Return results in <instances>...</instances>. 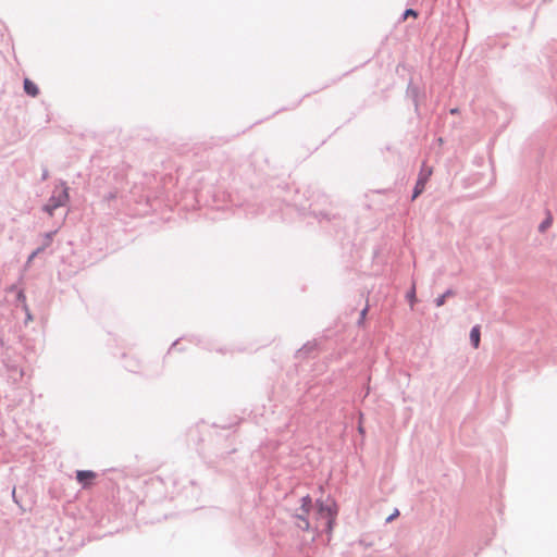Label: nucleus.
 I'll return each instance as SVG.
<instances>
[{
  "instance_id": "2eb2a0df",
  "label": "nucleus",
  "mask_w": 557,
  "mask_h": 557,
  "mask_svg": "<svg viewBox=\"0 0 557 557\" xmlns=\"http://www.w3.org/2000/svg\"><path fill=\"white\" fill-rule=\"evenodd\" d=\"M396 516H398V510L392 513V516L387 518V521H392Z\"/></svg>"
},
{
  "instance_id": "7ed1b4c3",
  "label": "nucleus",
  "mask_w": 557,
  "mask_h": 557,
  "mask_svg": "<svg viewBox=\"0 0 557 557\" xmlns=\"http://www.w3.org/2000/svg\"><path fill=\"white\" fill-rule=\"evenodd\" d=\"M96 476L97 474L90 470H79L76 472V479L83 485V487L90 486Z\"/></svg>"
},
{
  "instance_id": "ddd939ff",
  "label": "nucleus",
  "mask_w": 557,
  "mask_h": 557,
  "mask_svg": "<svg viewBox=\"0 0 557 557\" xmlns=\"http://www.w3.org/2000/svg\"><path fill=\"white\" fill-rule=\"evenodd\" d=\"M408 298L411 302V307L413 306L414 301H416V293H414V288L410 292V294L408 295Z\"/></svg>"
},
{
  "instance_id": "f8f14e48",
  "label": "nucleus",
  "mask_w": 557,
  "mask_h": 557,
  "mask_svg": "<svg viewBox=\"0 0 557 557\" xmlns=\"http://www.w3.org/2000/svg\"><path fill=\"white\" fill-rule=\"evenodd\" d=\"M17 298L24 304V308L25 310H27V306H26V297L24 295L23 292H20L18 295H17Z\"/></svg>"
},
{
  "instance_id": "dca6fc26",
  "label": "nucleus",
  "mask_w": 557,
  "mask_h": 557,
  "mask_svg": "<svg viewBox=\"0 0 557 557\" xmlns=\"http://www.w3.org/2000/svg\"><path fill=\"white\" fill-rule=\"evenodd\" d=\"M457 112H458V110H457V109H453V110H450V113H451V114H455V113H457Z\"/></svg>"
},
{
  "instance_id": "20e7f679",
  "label": "nucleus",
  "mask_w": 557,
  "mask_h": 557,
  "mask_svg": "<svg viewBox=\"0 0 557 557\" xmlns=\"http://www.w3.org/2000/svg\"><path fill=\"white\" fill-rule=\"evenodd\" d=\"M54 196L50 199L49 203L45 207L46 211L49 213V214H52L53 210L57 209L58 207L64 205L67 200V194L65 190H60L59 195H58V200L55 201L54 200Z\"/></svg>"
},
{
  "instance_id": "6e6552de",
  "label": "nucleus",
  "mask_w": 557,
  "mask_h": 557,
  "mask_svg": "<svg viewBox=\"0 0 557 557\" xmlns=\"http://www.w3.org/2000/svg\"><path fill=\"white\" fill-rule=\"evenodd\" d=\"M424 187H425V183L418 180L416 183V186H414L412 198L413 199L417 198L423 191Z\"/></svg>"
},
{
  "instance_id": "9d476101",
  "label": "nucleus",
  "mask_w": 557,
  "mask_h": 557,
  "mask_svg": "<svg viewBox=\"0 0 557 557\" xmlns=\"http://www.w3.org/2000/svg\"><path fill=\"white\" fill-rule=\"evenodd\" d=\"M552 224V218L548 216L541 225H540V231L541 232H544L547 227H549Z\"/></svg>"
},
{
  "instance_id": "1a4fd4ad",
  "label": "nucleus",
  "mask_w": 557,
  "mask_h": 557,
  "mask_svg": "<svg viewBox=\"0 0 557 557\" xmlns=\"http://www.w3.org/2000/svg\"><path fill=\"white\" fill-rule=\"evenodd\" d=\"M450 295V292H447L443 295H441L438 298H436L435 302L437 307H441L445 304L446 297Z\"/></svg>"
},
{
  "instance_id": "39448f33",
  "label": "nucleus",
  "mask_w": 557,
  "mask_h": 557,
  "mask_svg": "<svg viewBox=\"0 0 557 557\" xmlns=\"http://www.w3.org/2000/svg\"><path fill=\"white\" fill-rule=\"evenodd\" d=\"M470 341L474 348H478L480 346L481 342V333H480V326L475 325L472 327L470 332Z\"/></svg>"
},
{
  "instance_id": "423d86ee",
  "label": "nucleus",
  "mask_w": 557,
  "mask_h": 557,
  "mask_svg": "<svg viewBox=\"0 0 557 557\" xmlns=\"http://www.w3.org/2000/svg\"><path fill=\"white\" fill-rule=\"evenodd\" d=\"M24 89L32 97H36L39 92L38 87L28 78L24 81Z\"/></svg>"
},
{
  "instance_id": "f03ea898",
  "label": "nucleus",
  "mask_w": 557,
  "mask_h": 557,
  "mask_svg": "<svg viewBox=\"0 0 557 557\" xmlns=\"http://www.w3.org/2000/svg\"><path fill=\"white\" fill-rule=\"evenodd\" d=\"M312 506V500L310 496H305L301 498V507L300 512L296 515L297 519H299V523H297L298 528H300L304 531H308L311 528L310 522L307 519V516L309 515V511Z\"/></svg>"
},
{
  "instance_id": "f257e3e1",
  "label": "nucleus",
  "mask_w": 557,
  "mask_h": 557,
  "mask_svg": "<svg viewBox=\"0 0 557 557\" xmlns=\"http://www.w3.org/2000/svg\"><path fill=\"white\" fill-rule=\"evenodd\" d=\"M335 516L336 512L333 511L330 506L319 504L315 513V523L312 525V528L315 530L322 529L330 532L332 530Z\"/></svg>"
},
{
  "instance_id": "9b49d317",
  "label": "nucleus",
  "mask_w": 557,
  "mask_h": 557,
  "mask_svg": "<svg viewBox=\"0 0 557 557\" xmlns=\"http://www.w3.org/2000/svg\"><path fill=\"white\" fill-rule=\"evenodd\" d=\"M417 12L409 9L407 10L405 13H404V20L408 18L409 16H413V17H417Z\"/></svg>"
},
{
  "instance_id": "4468645a",
  "label": "nucleus",
  "mask_w": 557,
  "mask_h": 557,
  "mask_svg": "<svg viewBox=\"0 0 557 557\" xmlns=\"http://www.w3.org/2000/svg\"><path fill=\"white\" fill-rule=\"evenodd\" d=\"M41 249H37L36 251H34L29 258H28V262H30L33 259H35V256L40 251Z\"/></svg>"
},
{
  "instance_id": "0eeeda50",
  "label": "nucleus",
  "mask_w": 557,
  "mask_h": 557,
  "mask_svg": "<svg viewBox=\"0 0 557 557\" xmlns=\"http://www.w3.org/2000/svg\"><path fill=\"white\" fill-rule=\"evenodd\" d=\"M432 172H433L432 168L426 166L425 164H422V168H421V171L419 173L418 180L422 181L423 183L426 184V182L429 181L430 176L432 175Z\"/></svg>"
}]
</instances>
